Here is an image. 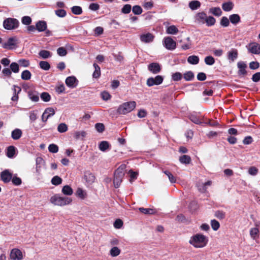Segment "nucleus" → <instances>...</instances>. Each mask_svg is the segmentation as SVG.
<instances>
[{
    "mask_svg": "<svg viewBox=\"0 0 260 260\" xmlns=\"http://www.w3.org/2000/svg\"><path fill=\"white\" fill-rule=\"evenodd\" d=\"M125 169H126L125 165L122 164V165H120L115 171L114 175L123 178V177L124 175V172H125Z\"/></svg>",
    "mask_w": 260,
    "mask_h": 260,
    "instance_id": "17",
    "label": "nucleus"
},
{
    "mask_svg": "<svg viewBox=\"0 0 260 260\" xmlns=\"http://www.w3.org/2000/svg\"><path fill=\"white\" fill-rule=\"evenodd\" d=\"M61 192L66 196H72L73 194V189L68 185H64L61 189Z\"/></svg>",
    "mask_w": 260,
    "mask_h": 260,
    "instance_id": "22",
    "label": "nucleus"
},
{
    "mask_svg": "<svg viewBox=\"0 0 260 260\" xmlns=\"http://www.w3.org/2000/svg\"><path fill=\"white\" fill-rule=\"evenodd\" d=\"M143 7L146 10H150L153 7V2L150 1H145L143 4Z\"/></svg>",
    "mask_w": 260,
    "mask_h": 260,
    "instance_id": "54",
    "label": "nucleus"
},
{
    "mask_svg": "<svg viewBox=\"0 0 260 260\" xmlns=\"http://www.w3.org/2000/svg\"><path fill=\"white\" fill-rule=\"evenodd\" d=\"M57 53L59 56H64L67 55V50L64 48L61 47H59L57 49Z\"/></svg>",
    "mask_w": 260,
    "mask_h": 260,
    "instance_id": "59",
    "label": "nucleus"
},
{
    "mask_svg": "<svg viewBox=\"0 0 260 260\" xmlns=\"http://www.w3.org/2000/svg\"><path fill=\"white\" fill-rule=\"evenodd\" d=\"M132 11H133V12L136 15H140L143 12L142 9L141 8V7L138 5L134 6L133 7Z\"/></svg>",
    "mask_w": 260,
    "mask_h": 260,
    "instance_id": "51",
    "label": "nucleus"
},
{
    "mask_svg": "<svg viewBox=\"0 0 260 260\" xmlns=\"http://www.w3.org/2000/svg\"><path fill=\"white\" fill-rule=\"evenodd\" d=\"M22 132L20 129L16 128L12 132L11 137L14 140L19 139L22 136Z\"/></svg>",
    "mask_w": 260,
    "mask_h": 260,
    "instance_id": "24",
    "label": "nucleus"
},
{
    "mask_svg": "<svg viewBox=\"0 0 260 260\" xmlns=\"http://www.w3.org/2000/svg\"><path fill=\"white\" fill-rule=\"evenodd\" d=\"M39 55L40 56H41L43 58H47L51 56V53L49 51L47 50H41L39 52Z\"/></svg>",
    "mask_w": 260,
    "mask_h": 260,
    "instance_id": "53",
    "label": "nucleus"
},
{
    "mask_svg": "<svg viewBox=\"0 0 260 260\" xmlns=\"http://www.w3.org/2000/svg\"><path fill=\"white\" fill-rule=\"evenodd\" d=\"M55 14L59 17H64L66 15V12L63 9H59L55 11Z\"/></svg>",
    "mask_w": 260,
    "mask_h": 260,
    "instance_id": "62",
    "label": "nucleus"
},
{
    "mask_svg": "<svg viewBox=\"0 0 260 260\" xmlns=\"http://www.w3.org/2000/svg\"><path fill=\"white\" fill-rule=\"evenodd\" d=\"M61 182L62 179L58 176L53 177L51 179V183L54 185H59L61 183Z\"/></svg>",
    "mask_w": 260,
    "mask_h": 260,
    "instance_id": "43",
    "label": "nucleus"
},
{
    "mask_svg": "<svg viewBox=\"0 0 260 260\" xmlns=\"http://www.w3.org/2000/svg\"><path fill=\"white\" fill-rule=\"evenodd\" d=\"M3 26L6 29H13L18 27V21L16 19L9 18L4 21Z\"/></svg>",
    "mask_w": 260,
    "mask_h": 260,
    "instance_id": "4",
    "label": "nucleus"
},
{
    "mask_svg": "<svg viewBox=\"0 0 260 260\" xmlns=\"http://www.w3.org/2000/svg\"><path fill=\"white\" fill-rule=\"evenodd\" d=\"M209 12L216 16H220L222 11L219 7H213L209 9Z\"/></svg>",
    "mask_w": 260,
    "mask_h": 260,
    "instance_id": "30",
    "label": "nucleus"
},
{
    "mask_svg": "<svg viewBox=\"0 0 260 260\" xmlns=\"http://www.w3.org/2000/svg\"><path fill=\"white\" fill-rule=\"evenodd\" d=\"M187 61L192 64H197L199 63V58L196 55L189 56L187 58Z\"/></svg>",
    "mask_w": 260,
    "mask_h": 260,
    "instance_id": "33",
    "label": "nucleus"
},
{
    "mask_svg": "<svg viewBox=\"0 0 260 260\" xmlns=\"http://www.w3.org/2000/svg\"><path fill=\"white\" fill-rule=\"evenodd\" d=\"M183 77L186 81H190L194 78V75L192 72L188 71L184 74Z\"/></svg>",
    "mask_w": 260,
    "mask_h": 260,
    "instance_id": "46",
    "label": "nucleus"
},
{
    "mask_svg": "<svg viewBox=\"0 0 260 260\" xmlns=\"http://www.w3.org/2000/svg\"><path fill=\"white\" fill-rule=\"evenodd\" d=\"M50 202L54 206H65L71 204L73 200L72 198L67 197H62L59 194H54L50 199Z\"/></svg>",
    "mask_w": 260,
    "mask_h": 260,
    "instance_id": "2",
    "label": "nucleus"
},
{
    "mask_svg": "<svg viewBox=\"0 0 260 260\" xmlns=\"http://www.w3.org/2000/svg\"><path fill=\"white\" fill-rule=\"evenodd\" d=\"M15 153V148L14 146H11L8 147L7 155L8 157H13Z\"/></svg>",
    "mask_w": 260,
    "mask_h": 260,
    "instance_id": "37",
    "label": "nucleus"
},
{
    "mask_svg": "<svg viewBox=\"0 0 260 260\" xmlns=\"http://www.w3.org/2000/svg\"><path fill=\"white\" fill-rule=\"evenodd\" d=\"M237 66L239 69L238 75L240 76H243L246 74V71L245 69L247 67L246 64L243 61H239L237 63Z\"/></svg>",
    "mask_w": 260,
    "mask_h": 260,
    "instance_id": "16",
    "label": "nucleus"
},
{
    "mask_svg": "<svg viewBox=\"0 0 260 260\" xmlns=\"http://www.w3.org/2000/svg\"><path fill=\"white\" fill-rule=\"evenodd\" d=\"M93 67H94L95 70L93 73L92 76L93 78H99L101 75L100 68L96 63L93 64Z\"/></svg>",
    "mask_w": 260,
    "mask_h": 260,
    "instance_id": "35",
    "label": "nucleus"
},
{
    "mask_svg": "<svg viewBox=\"0 0 260 260\" xmlns=\"http://www.w3.org/2000/svg\"><path fill=\"white\" fill-rule=\"evenodd\" d=\"M39 65L41 69L46 71L48 70L50 68L49 63L45 61H40L39 63Z\"/></svg>",
    "mask_w": 260,
    "mask_h": 260,
    "instance_id": "50",
    "label": "nucleus"
},
{
    "mask_svg": "<svg viewBox=\"0 0 260 260\" xmlns=\"http://www.w3.org/2000/svg\"><path fill=\"white\" fill-rule=\"evenodd\" d=\"M132 9L131 6L129 4L125 5L121 9V12L123 14H128Z\"/></svg>",
    "mask_w": 260,
    "mask_h": 260,
    "instance_id": "58",
    "label": "nucleus"
},
{
    "mask_svg": "<svg viewBox=\"0 0 260 260\" xmlns=\"http://www.w3.org/2000/svg\"><path fill=\"white\" fill-rule=\"evenodd\" d=\"M122 225H123V222L120 219H116L114 223V228L116 229H117L121 228Z\"/></svg>",
    "mask_w": 260,
    "mask_h": 260,
    "instance_id": "64",
    "label": "nucleus"
},
{
    "mask_svg": "<svg viewBox=\"0 0 260 260\" xmlns=\"http://www.w3.org/2000/svg\"><path fill=\"white\" fill-rule=\"evenodd\" d=\"M18 64L23 67H27L29 65V62L28 60L22 59L18 60Z\"/></svg>",
    "mask_w": 260,
    "mask_h": 260,
    "instance_id": "63",
    "label": "nucleus"
},
{
    "mask_svg": "<svg viewBox=\"0 0 260 260\" xmlns=\"http://www.w3.org/2000/svg\"><path fill=\"white\" fill-rule=\"evenodd\" d=\"M154 38L153 34L150 32L142 34L140 36V39L141 42L145 43H149L152 42Z\"/></svg>",
    "mask_w": 260,
    "mask_h": 260,
    "instance_id": "8",
    "label": "nucleus"
},
{
    "mask_svg": "<svg viewBox=\"0 0 260 260\" xmlns=\"http://www.w3.org/2000/svg\"><path fill=\"white\" fill-rule=\"evenodd\" d=\"M41 99L45 102H48L51 100V96L48 92H43L40 95Z\"/></svg>",
    "mask_w": 260,
    "mask_h": 260,
    "instance_id": "41",
    "label": "nucleus"
},
{
    "mask_svg": "<svg viewBox=\"0 0 260 260\" xmlns=\"http://www.w3.org/2000/svg\"><path fill=\"white\" fill-rule=\"evenodd\" d=\"M163 45L170 50H174L176 47V43L171 37H165L162 41Z\"/></svg>",
    "mask_w": 260,
    "mask_h": 260,
    "instance_id": "6",
    "label": "nucleus"
},
{
    "mask_svg": "<svg viewBox=\"0 0 260 260\" xmlns=\"http://www.w3.org/2000/svg\"><path fill=\"white\" fill-rule=\"evenodd\" d=\"M12 178V174L8 170L1 173V179L4 182H9Z\"/></svg>",
    "mask_w": 260,
    "mask_h": 260,
    "instance_id": "14",
    "label": "nucleus"
},
{
    "mask_svg": "<svg viewBox=\"0 0 260 260\" xmlns=\"http://www.w3.org/2000/svg\"><path fill=\"white\" fill-rule=\"evenodd\" d=\"M31 74L28 70H25L21 73V78L24 80H27L30 79Z\"/></svg>",
    "mask_w": 260,
    "mask_h": 260,
    "instance_id": "38",
    "label": "nucleus"
},
{
    "mask_svg": "<svg viewBox=\"0 0 260 260\" xmlns=\"http://www.w3.org/2000/svg\"><path fill=\"white\" fill-rule=\"evenodd\" d=\"M13 90L14 92V95L12 97L11 100L13 101H17L19 98L18 94L21 91V89L20 87L14 85L13 87Z\"/></svg>",
    "mask_w": 260,
    "mask_h": 260,
    "instance_id": "21",
    "label": "nucleus"
},
{
    "mask_svg": "<svg viewBox=\"0 0 260 260\" xmlns=\"http://www.w3.org/2000/svg\"><path fill=\"white\" fill-rule=\"evenodd\" d=\"M191 160L190 156L187 155H183L179 158V161L185 164H188L190 163Z\"/></svg>",
    "mask_w": 260,
    "mask_h": 260,
    "instance_id": "39",
    "label": "nucleus"
},
{
    "mask_svg": "<svg viewBox=\"0 0 260 260\" xmlns=\"http://www.w3.org/2000/svg\"><path fill=\"white\" fill-rule=\"evenodd\" d=\"M47 28V25L44 21H39L36 24V28L39 31H44Z\"/></svg>",
    "mask_w": 260,
    "mask_h": 260,
    "instance_id": "29",
    "label": "nucleus"
},
{
    "mask_svg": "<svg viewBox=\"0 0 260 260\" xmlns=\"http://www.w3.org/2000/svg\"><path fill=\"white\" fill-rule=\"evenodd\" d=\"M148 70L153 74L158 73L161 70L160 65L156 62H153L150 63L148 66Z\"/></svg>",
    "mask_w": 260,
    "mask_h": 260,
    "instance_id": "12",
    "label": "nucleus"
},
{
    "mask_svg": "<svg viewBox=\"0 0 260 260\" xmlns=\"http://www.w3.org/2000/svg\"><path fill=\"white\" fill-rule=\"evenodd\" d=\"M164 173L168 176L169 181L172 183H175L176 179L175 177L169 171H165Z\"/></svg>",
    "mask_w": 260,
    "mask_h": 260,
    "instance_id": "40",
    "label": "nucleus"
},
{
    "mask_svg": "<svg viewBox=\"0 0 260 260\" xmlns=\"http://www.w3.org/2000/svg\"><path fill=\"white\" fill-rule=\"evenodd\" d=\"M208 242V237L201 233L193 235L188 240L189 244L195 248H203L206 246Z\"/></svg>",
    "mask_w": 260,
    "mask_h": 260,
    "instance_id": "1",
    "label": "nucleus"
},
{
    "mask_svg": "<svg viewBox=\"0 0 260 260\" xmlns=\"http://www.w3.org/2000/svg\"><path fill=\"white\" fill-rule=\"evenodd\" d=\"M75 195L77 198L82 200H85L87 197L86 191L80 187L77 188Z\"/></svg>",
    "mask_w": 260,
    "mask_h": 260,
    "instance_id": "15",
    "label": "nucleus"
},
{
    "mask_svg": "<svg viewBox=\"0 0 260 260\" xmlns=\"http://www.w3.org/2000/svg\"><path fill=\"white\" fill-rule=\"evenodd\" d=\"M206 17L207 15L205 12H198L195 15L194 17V21L198 24H203L205 23Z\"/></svg>",
    "mask_w": 260,
    "mask_h": 260,
    "instance_id": "7",
    "label": "nucleus"
},
{
    "mask_svg": "<svg viewBox=\"0 0 260 260\" xmlns=\"http://www.w3.org/2000/svg\"><path fill=\"white\" fill-rule=\"evenodd\" d=\"M110 144L107 141L101 142L99 146V149L102 151H105L109 148Z\"/></svg>",
    "mask_w": 260,
    "mask_h": 260,
    "instance_id": "32",
    "label": "nucleus"
},
{
    "mask_svg": "<svg viewBox=\"0 0 260 260\" xmlns=\"http://www.w3.org/2000/svg\"><path fill=\"white\" fill-rule=\"evenodd\" d=\"M234 4L232 2H228L223 3L222 5V8L224 11H230L233 8Z\"/></svg>",
    "mask_w": 260,
    "mask_h": 260,
    "instance_id": "27",
    "label": "nucleus"
},
{
    "mask_svg": "<svg viewBox=\"0 0 260 260\" xmlns=\"http://www.w3.org/2000/svg\"><path fill=\"white\" fill-rule=\"evenodd\" d=\"M84 179L88 184H90L94 182L95 177L91 172H86L84 175Z\"/></svg>",
    "mask_w": 260,
    "mask_h": 260,
    "instance_id": "19",
    "label": "nucleus"
},
{
    "mask_svg": "<svg viewBox=\"0 0 260 260\" xmlns=\"http://www.w3.org/2000/svg\"><path fill=\"white\" fill-rule=\"evenodd\" d=\"M228 59L234 61L238 57V51L236 49H232L228 52Z\"/></svg>",
    "mask_w": 260,
    "mask_h": 260,
    "instance_id": "20",
    "label": "nucleus"
},
{
    "mask_svg": "<svg viewBox=\"0 0 260 260\" xmlns=\"http://www.w3.org/2000/svg\"><path fill=\"white\" fill-rule=\"evenodd\" d=\"M48 150L51 153H57L58 151V147L56 145L52 144L49 145Z\"/></svg>",
    "mask_w": 260,
    "mask_h": 260,
    "instance_id": "56",
    "label": "nucleus"
},
{
    "mask_svg": "<svg viewBox=\"0 0 260 260\" xmlns=\"http://www.w3.org/2000/svg\"><path fill=\"white\" fill-rule=\"evenodd\" d=\"M72 12L75 15H80L82 13V10L79 6H74L72 8Z\"/></svg>",
    "mask_w": 260,
    "mask_h": 260,
    "instance_id": "52",
    "label": "nucleus"
},
{
    "mask_svg": "<svg viewBox=\"0 0 260 260\" xmlns=\"http://www.w3.org/2000/svg\"><path fill=\"white\" fill-rule=\"evenodd\" d=\"M128 174L130 175L129 181L132 183L133 181L137 178L138 173L137 172H134L132 170H129Z\"/></svg>",
    "mask_w": 260,
    "mask_h": 260,
    "instance_id": "55",
    "label": "nucleus"
},
{
    "mask_svg": "<svg viewBox=\"0 0 260 260\" xmlns=\"http://www.w3.org/2000/svg\"><path fill=\"white\" fill-rule=\"evenodd\" d=\"M250 235L252 239H256L259 236V230L257 228H253L250 230Z\"/></svg>",
    "mask_w": 260,
    "mask_h": 260,
    "instance_id": "28",
    "label": "nucleus"
},
{
    "mask_svg": "<svg viewBox=\"0 0 260 260\" xmlns=\"http://www.w3.org/2000/svg\"><path fill=\"white\" fill-rule=\"evenodd\" d=\"M197 186L199 190L201 192H205L207 190V187L204 182H199Z\"/></svg>",
    "mask_w": 260,
    "mask_h": 260,
    "instance_id": "57",
    "label": "nucleus"
},
{
    "mask_svg": "<svg viewBox=\"0 0 260 260\" xmlns=\"http://www.w3.org/2000/svg\"><path fill=\"white\" fill-rule=\"evenodd\" d=\"M16 40L14 38H10L8 41L3 44V47L4 48L12 49L16 45Z\"/></svg>",
    "mask_w": 260,
    "mask_h": 260,
    "instance_id": "18",
    "label": "nucleus"
},
{
    "mask_svg": "<svg viewBox=\"0 0 260 260\" xmlns=\"http://www.w3.org/2000/svg\"><path fill=\"white\" fill-rule=\"evenodd\" d=\"M10 69L14 73H18L19 71V64L16 62H12L10 64Z\"/></svg>",
    "mask_w": 260,
    "mask_h": 260,
    "instance_id": "42",
    "label": "nucleus"
},
{
    "mask_svg": "<svg viewBox=\"0 0 260 260\" xmlns=\"http://www.w3.org/2000/svg\"><path fill=\"white\" fill-rule=\"evenodd\" d=\"M178 32V29L175 25H171L168 26L166 29V32L168 34L175 35Z\"/></svg>",
    "mask_w": 260,
    "mask_h": 260,
    "instance_id": "31",
    "label": "nucleus"
},
{
    "mask_svg": "<svg viewBox=\"0 0 260 260\" xmlns=\"http://www.w3.org/2000/svg\"><path fill=\"white\" fill-rule=\"evenodd\" d=\"M164 77L160 75H157L155 77H150L146 81L148 86L151 87L154 85H158L162 83Z\"/></svg>",
    "mask_w": 260,
    "mask_h": 260,
    "instance_id": "5",
    "label": "nucleus"
},
{
    "mask_svg": "<svg viewBox=\"0 0 260 260\" xmlns=\"http://www.w3.org/2000/svg\"><path fill=\"white\" fill-rule=\"evenodd\" d=\"M189 7L192 10L198 9L201 6V3L197 0L192 1L189 3Z\"/></svg>",
    "mask_w": 260,
    "mask_h": 260,
    "instance_id": "26",
    "label": "nucleus"
},
{
    "mask_svg": "<svg viewBox=\"0 0 260 260\" xmlns=\"http://www.w3.org/2000/svg\"><path fill=\"white\" fill-rule=\"evenodd\" d=\"M229 20L233 24H237L240 21V17L238 14H232L229 16Z\"/></svg>",
    "mask_w": 260,
    "mask_h": 260,
    "instance_id": "25",
    "label": "nucleus"
},
{
    "mask_svg": "<svg viewBox=\"0 0 260 260\" xmlns=\"http://www.w3.org/2000/svg\"><path fill=\"white\" fill-rule=\"evenodd\" d=\"M55 113V111L53 108L49 107L46 108L42 116V120L46 122L49 117L53 116Z\"/></svg>",
    "mask_w": 260,
    "mask_h": 260,
    "instance_id": "9",
    "label": "nucleus"
},
{
    "mask_svg": "<svg viewBox=\"0 0 260 260\" xmlns=\"http://www.w3.org/2000/svg\"><path fill=\"white\" fill-rule=\"evenodd\" d=\"M139 210L141 212L145 214H153L155 213V211L152 209L140 208Z\"/></svg>",
    "mask_w": 260,
    "mask_h": 260,
    "instance_id": "47",
    "label": "nucleus"
},
{
    "mask_svg": "<svg viewBox=\"0 0 260 260\" xmlns=\"http://www.w3.org/2000/svg\"><path fill=\"white\" fill-rule=\"evenodd\" d=\"M120 251L117 247H113L110 249L109 253L111 256L116 257L120 254Z\"/></svg>",
    "mask_w": 260,
    "mask_h": 260,
    "instance_id": "34",
    "label": "nucleus"
},
{
    "mask_svg": "<svg viewBox=\"0 0 260 260\" xmlns=\"http://www.w3.org/2000/svg\"><path fill=\"white\" fill-rule=\"evenodd\" d=\"M182 77V74L179 72H176L172 75V79L175 81L180 80Z\"/></svg>",
    "mask_w": 260,
    "mask_h": 260,
    "instance_id": "61",
    "label": "nucleus"
},
{
    "mask_svg": "<svg viewBox=\"0 0 260 260\" xmlns=\"http://www.w3.org/2000/svg\"><path fill=\"white\" fill-rule=\"evenodd\" d=\"M136 107V103L135 101L125 102L118 107L117 112L120 114H126L134 110Z\"/></svg>",
    "mask_w": 260,
    "mask_h": 260,
    "instance_id": "3",
    "label": "nucleus"
},
{
    "mask_svg": "<svg viewBox=\"0 0 260 260\" xmlns=\"http://www.w3.org/2000/svg\"><path fill=\"white\" fill-rule=\"evenodd\" d=\"M211 228L212 229L216 231L217 230H218V229L220 227V224H219V222L215 220V219H213L211 221Z\"/></svg>",
    "mask_w": 260,
    "mask_h": 260,
    "instance_id": "45",
    "label": "nucleus"
},
{
    "mask_svg": "<svg viewBox=\"0 0 260 260\" xmlns=\"http://www.w3.org/2000/svg\"><path fill=\"white\" fill-rule=\"evenodd\" d=\"M248 50L253 54H260V44L253 42L249 44Z\"/></svg>",
    "mask_w": 260,
    "mask_h": 260,
    "instance_id": "11",
    "label": "nucleus"
},
{
    "mask_svg": "<svg viewBox=\"0 0 260 260\" xmlns=\"http://www.w3.org/2000/svg\"><path fill=\"white\" fill-rule=\"evenodd\" d=\"M76 79L73 76L69 77L66 80L67 85L71 88H74L76 86Z\"/></svg>",
    "mask_w": 260,
    "mask_h": 260,
    "instance_id": "23",
    "label": "nucleus"
},
{
    "mask_svg": "<svg viewBox=\"0 0 260 260\" xmlns=\"http://www.w3.org/2000/svg\"><path fill=\"white\" fill-rule=\"evenodd\" d=\"M205 62L207 65L212 66L215 63V59L212 56H208L205 58Z\"/></svg>",
    "mask_w": 260,
    "mask_h": 260,
    "instance_id": "49",
    "label": "nucleus"
},
{
    "mask_svg": "<svg viewBox=\"0 0 260 260\" xmlns=\"http://www.w3.org/2000/svg\"><path fill=\"white\" fill-rule=\"evenodd\" d=\"M29 99L33 102H38L39 101V93L33 90H29L27 91Z\"/></svg>",
    "mask_w": 260,
    "mask_h": 260,
    "instance_id": "13",
    "label": "nucleus"
},
{
    "mask_svg": "<svg viewBox=\"0 0 260 260\" xmlns=\"http://www.w3.org/2000/svg\"><path fill=\"white\" fill-rule=\"evenodd\" d=\"M220 24L224 26L227 27L230 24V20L226 17H223L220 21Z\"/></svg>",
    "mask_w": 260,
    "mask_h": 260,
    "instance_id": "60",
    "label": "nucleus"
},
{
    "mask_svg": "<svg viewBox=\"0 0 260 260\" xmlns=\"http://www.w3.org/2000/svg\"><path fill=\"white\" fill-rule=\"evenodd\" d=\"M57 130L59 133L66 132L68 130V126L64 123H60L58 125Z\"/></svg>",
    "mask_w": 260,
    "mask_h": 260,
    "instance_id": "48",
    "label": "nucleus"
},
{
    "mask_svg": "<svg viewBox=\"0 0 260 260\" xmlns=\"http://www.w3.org/2000/svg\"><path fill=\"white\" fill-rule=\"evenodd\" d=\"M122 180V178L114 175L113 182L115 187L118 188L119 187Z\"/></svg>",
    "mask_w": 260,
    "mask_h": 260,
    "instance_id": "44",
    "label": "nucleus"
},
{
    "mask_svg": "<svg viewBox=\"0 0 260 260\" xmlns=\"http://www.w3.org/2000/svg\"><path fill=\"white\" fill-rule=\"evenodd\" d=\"M10 258L13 260H21L23 258L22 253L18 249H13L11 251Z\"/></svg>",
    "mask_w": 260,
    "mask_h": 260,
    "instance_id": "10",
    "label": "nucleus"
},
{
    "mask_svg": "<svg viewBox=\"0 0 260 260\" xmlns=\"http://www.w3.org/2000/svg\"><path fill=\"white\" fill-rule=\"evenodd\" d=\"M216 20L212 16H207L206 19L205 23L206 25L208 26H213L215 23Z\"/></svg>",
    "mask_w": 260,
    "mask_h": 260,
    "instance_id": "36",
    "label": "nucleus"
}]
</instances>
